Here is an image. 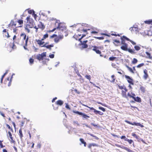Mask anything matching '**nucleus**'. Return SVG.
Instances as JSON below:
<instances>
[{
	"mask_svg": "<svg viewBox=\"0 0 152 152\" xmlns=\"http://www.w3.org/2000/svg\"><path fill=\"white\" fill-rule=\"evenodd\" d=\"M26 19L27 20L28 24L26 26L30 28H31L34 27V22L32 19L30 18L29 17H27Z\"/></svg>",
	"mask_w": 152,
	"mask_h": 152,
	"instance_id": "obj_1",
	"label": "nucleus"
},
{
	"mask_svg": "<svg viewBox=\"0 0 152 152\" xmlns=\"http://www.w3.org/2000/svg\"><path fill=\"white\" fill-rule=\"evenodd\" d=\"M64 36L63 35H60L54 39V41L56 43H58L60 40L62 39L63 38Z\"/></svg>",
	"mask_w": 152,
	"mask_h": 152,
	"instance_id": "obj_2",
	"label": "nucleus"
},
{
	"mask_svg": "<svg viewBox=\"0 0 152 152\" xmlns=\"http://www.w3.org/2000/svg\"><path fill=\"white\" fill-rule=\"evenodd\" d=\"M125 121L128 124H131L132 125H135L137 126H139L141 127H143V126L142 124H140L139 123H136L135 122H134L133 123H131L130 122L127 121Z\"/></svg>",
	"mask_w": 152,
	"mask_h": 152,
	"instance_id": "obj_3",
	"label": "nucleus"
},
{
	"mask_svg": "<svg viewBox=\"0 0 152 152\" xmlns=\"http://www.w3.org/2000/svg\"><path fill=\"white\" fill-rule=\"evenodd\" d=\"M73 112L74 113L78 114L79 115H82L83 116L84 118H86L87 117H88V118L89 117V116L87 115H86L78 111H73Z\"/></svg>",
	"mask_w": 152,
	"mask_h": 152,
	"instance_id": "obj_4",
	"label": "nucleus"
},
{
	"mask_svg": "<svg viewBox=\"0 0 152 152\" xmlns=\"http://www.w3.org/2000/svg\"><path fill=\"white\" fill-rule=\"evenodd\" d=\"M20 36L21 37H23V39L26 40L25 41V43L26 45L28 39V37H26V35L24 33H22L20 34Z\"/></svg>",
	"mask_w": 152,
	"mask_h": 152,
	"instance_id": "obj_5",
	"label": "nucleus"
},
{
	"mask_svg": "<svg viewBox=\"0 0 152 152\" xmlns=\"http://www.w3.org/2000/svg\"><path fill=\"white\" fill-rule=\"evenodd\" d=\"M148 71L146 69L144 70V75H143V78L145 80H146L148 77V75L147 74Z\"/></svg>",
	"mask_w": 152,
	"mask_h": 152,
	"instance_id": "obj_6",
	"label": "nucleus"
},
{
	"mask_svg": "<svg viewBox=\"0 0 152 152\" xmlns=\"http://www.w3.org/2000/svg\"><path fill=\"white\" fill-rule=\"evenodd\" d=\"M43 46L46 47L47 49H48L50 50H51V48L53 47L54 46V45L53 44H52L50 45H46V44H44V45H43Z\"/></svg>",
	"mask_w": 152,
	"mask_h": 152,
	"instance_id": "obj_7",
	"label": "nucleus"
},
{
	"mask_svg": "<svg viewBox=\"0 0 152 152\" xmlns=\"http://www.w3.org/2000/svg\"><path fill=\"white\" fill-rule=\"evenodd\" d=\"M127 46L128 45L127 44H125L124 45H123L121 47V48L125 51L127 50Z\"/></svg>",
	"mask_w": 152,
	"mask_h": 152,
	"instance_id": "obj_8",
	"label": "nucleus"
},
{
	"mask_svg": "<svg viewBox=\"0 0 152 152\" xmlns=\"http://www.w3.org/2000/svg\"><path fill=\"white\" fill-rule=\"evenodd\" d=\"M37 43L41 47H43V46L44 45V44L45 43V42H42V40H37Z\"/></svg>",
	"mask_w": 152,
	"mask_h": 152,
	"instance_id": "obj_9",
	"label": "nucleus"
},
{
	"mask_svg": "<svg viewBox=\"0 0 152 152\" xmlns=\"http://www.w3.org/2000/svg\"><path fill=\"white\" fill-rule=\"evenodd\" d=\"M123 38H125V39H126L127 40L130 41V42H131L132 43V44L133 45H135L136 44V43L135 42H133V41H132V40H130L129 39V38H127L126 36H123Z\"/></svg>",
	"mask_w": 152,
	"mask_h": 152,
	"instance_id": "obj_10",
	"label": "nucleus"
},
{
	"mask_svg": "<svg viewBox=\"0 0 152 152\" xmlns=\"http://www.w3.org/2000/svg\"><path fill=\"white\" fill-rule=\"evenodd\" d=\"M36 58L38 59L40 61L43 60V58L40 55V54H39L36 56Z\"/></svg>",
	"mask_w": 152,
	"mask_h": 152,
	"instance_id": "obj_11",
	"label": "nucleus"
},
{
	"mask_svg": "<svg viewBox=\"0 0 152 152\" xmlns=\"http://www.w3.org/2000/svg\"><path fill=\"white\" fill-rule=\"evenodd\" d=\"M57 104L60 105H62L63 103V102L61 100H59L56 102Z\"/></svg>",
	"mask_w": 152,
	"mask_h": 152,
	"instance_id": "obj_12",
	"label": "nucleus"
},
{
	"mask_svg": "<svg viewBox=\"0 0 152 152\" xmlns=\"http://www.w3.org/2000/svg\"><path fill=\"white\" fill-rule=\"evenodd\" d=\"M127 50L130 53L132 54H134L135 53V52L134 51V50H133L132 49H129Z\"/></svg>",
	"mask_w": 152,
	"mask_h": 152,
	"instance_id": "obj_13",
	"label": "nucleus"
},
{
	"mask_svg": "<svg viewBox=\"0 0 152 152\" xmlns=\"http://www.w3.org/2000/svg\"><path fill=\"white\" fill-rule=\"evenodd\" d=\"M126 66V67L127 68V69H128V70L130 72H131V73H134V72H133V70L131 68H130L128 66H127V65Z\"/></svg>",
	"mask_w": 152,
	"mask_h": 152,
	"instance_id": "obj_14",
	"label": "nucleus"
},
{
	"mask_svg": "<svg viewBox=\"0 0 152 152\" xmlns=\"http://www.w3.org/2000/svg\"><path fill=\"white\" fill-rule=\"evenodd\" d=\"M125 141H128L129 144H131L133 142V141L132 140H129L127 138H126V139H125Z\"/></svg>",
	"mask_w": 152,
	"mask_h": 152,
	"instance_id": "obj_15",
	"label": "nucleus"
},
{
	"mask_svg": "<svg viewBox=\"0 0 152 152\" xmlns=\"http://www.w3.org/2000/svg\"><path fill=\"white\" fill-rule=\"evenodd\" d=\"M19 133L20 134V136L21 139L22 138V137H23V135L22 133V131L21 129H20L19 130Z\"/></svg>",
	"mask_w": 152,
	"mask_h": 152,
	"instance_id": "obj_16",
	"label": "nucleus"
},
{
	"mask_svg": "<svg viewBox=\"0 0 152 152\" xmlns=\"http://www.w3.org/2000/svg\"><path fill=\"white\" fill-rule=\"evenodd\" d=\"M140 89L143 93H144L145 91V88L143 86H141L140 87Z\"/></svg>",
	"mask_w": 152,
	"mask_h": 152,
	"instance_id": "obj_17",
	"label": "nucleus"
},
{
	"mask_svg": "<svg viewBox=\"0 0 152 152\" xmlns=\"http://www.w3.org/2000/svg\"><path fill=\"white\" fill-rule=\"evenodd\" d=\"M135 101L139 102L140 101L141 99L140 98L138 97H137L136 98L134 97V98H133Z\"/></svg>",
	"mask_w": 152,
	"mask_h": 152,
	"instance_id": "obj_18",
	"label": "nucleus"
},
{
	"mask_svg": "<svg viewBox=\"0 0 152 152\" xmlns=\"http://www.w3.org/2000/svg\"><path fill=\"white\" fill-rule=\"evenodd\" d=\"M135 50L137 51L140 50V48L138 46H135L134 47Z\"/></svg>",
	"mask_w": 152,
	"mask_h": 152,
	"instance_id": "obj_19",
	"label": "nucleus"
},
{
	"mask_svg": "<svg viewBox=\"0 0 152 152\" xmlns=\"http://www.w3.org/2000/svg\"><path fill=\"white\" fill-rule=\"evenodd\" d=\"M145 23L148 24H151L152 23V20H148L145 21Z\"/></svg>",
	"mask_w": 152,
	"mask_h": 152,
	"instance_id": "obj_20",
	"label": "nucleus"
},
{
	"mask_svg": "<svg viewBox=\"0 0 152 152\" xmlns=\"http://www.w3.org/2000/svg\"><path fill=\"white\" fill-rule=\"evenodd\" d=\"M137 62V60L135 58H134L133 59V60L132 61V62L133 64H136Z\"/></svg>",
	"mask_w": 152,
	"mask_h": 152,
	"instance_id": "obj_21",
	"label": "nucleus"
},
{
	"mask_svg": "<svg viewBox=\"0 0 152 152\" xmlns=\"http://www.w3.org/2000/svg\"><path fill=\"white\" fill-rule=\"evenodd\" d=\"M122 96L123 97H126V91H124L123 90L122 91Z\"/></svg>",
	"mask_w": 152,
	"mask_h": 152,
	"instance_id": "obj_22",
	"label": "nucleus"
},
{
	"mask_svg": "<svg viewBox=\"0 0 152 152\" xmlns=\"http://www.w3.org/2000/svg\"><path fill=\"white\" fill-rule=\"evenodd\" d=\"M58 26L57 27V29H58L59 30H62V29H61V24H59V23H58Z\"/></svg>",
	"mask_w": 152,
	"mask_h": 152,
	"instance_id": "obj_23",
	"label": "nucleus"
},
{
	"mask_svg": "<svg viewBox=\"0 0 152 152\" xmlns=\"http://www.w3.org/2000/svg\"><path fill=\"white\" fill-rule=\"evenodd\" d=\"M127 81L129 83L131 84H132L133 85V80L132 79L130 78L129 79H128Z\"/></svg>",
	"mask_w": 152,
	"mask_h": 152,
	"instance_id": "obj_24",
	"label": "nucleus"
},
{
	"mask_svg": "<svg viewBox=\"0 0 152 152\" xmlns=\"http://www.w3.org/2000/svg\"><path fill=\"white\" fill-rule=\"evenodd\" d=\"M29 28L27 27L26 26L25 27V29L26 31H27L28 33H29L30 32V31L29 29Z\"/></svg>",
	"mask_w": 152,
	"mask_h": 152,
	"instance_id": "obj_25",
	"label": "nucleus"
},
{
	"mask_svg": "<svg viewBox=\"0 0 152 152\" xmlns=\"http://www.w3.org/2000/svg\"><path fill=\"white\" fill-rule=\"evenodd\" d=\"M144 65L143 63H141L138 64L137 66V67L138 68H140L142 66Z\"/></svg>",
	"mask_w": 152,
	"mask_h": 152,
	"instance_id": "obj_26",
	"label": "nucleus"
},
{
	"mask_svg": "<svg viewBox=\"0 0 152 152\" xmlns=\"http://www.w3.org/2000/svg\"><path fill=\"white\" fill-rule=\"evenodd\" d=\"M46 53H43L40 54L42 58L43 59L44 57H45L46 56Z\"/></svg>",
	"mask_w": 152,
	"mask_h": 152,
	"instance_id": "obj_27",
	"label": "nucleus"
},
{
	"mask_svg": "<svg viewBox=\"0 0 152 152\" xmlns=\"http://www.w3.org/2000/svg\"><path fill=\"white\" fill-rule=\"evenodd\" d=\"M83 105L86 107H87L89 108H90V109L91 110H93L94 111V110H95V109L93 107H88V106L84 105V104H83Z\"/></svg>",
	"mask_w": 152,
	"mask_h": 152,
	"instance_id": "obj_28",
	"label": "nucleus"
},
{
	"mask_svg": "<svg viewBox=\"0 0 152 152\" xmlns=\"http://www.w3.org/2000/svg\"><path fill=\"white\" fill-rule=\"evenodd\" d=\"M116 57H110L109 58V59L110 61L114 60L116 58Z\"/></svg>",
	"mask_w": 152,
	"mask_h": 152,
	"instance_id": "obj_29",
	"label": "nucleus"
},
{
	"mask_svg": "<svg viewBox=\"0 0 152 152\" xmlns=\"http://www.w3.org/2000/svg\"><path fill=\"white\" fill-rule=\"evenodd\" d=\"M29 62L31 64H32L34 62V60L33 59L31 58L29 60Z\"/></svg>",
	"mask_w": 152,
	"mask_h": 152,
	"instance_id": "obj_30",
	"label": "nucleus"
},
{
	"mask_svg": "<svg viewBox=\"0 0 152 152\" xmlns=\"http://www.w3.org/2000/svg\"><path fill=\"white\" fill-rule=\"evenodd\" d=\"M99 109L102 110L103 112H104L105 110V109L104 108L102 107H99Z\"/></svg>",
	"mask_w": 152,
	"mask_h": 152,
	"instance_id": "obj_31",
	"label": "nucleus"
},
{
	"mask_svg": "<svg viewBox=\"0 0 152 152\" xmlns=\"http://www.w3.org/2000/svg\"><path fill=\"white\" fill-rule=\"evenodd\" d=\"M18 22L20 25L23 24V20H19Z\"/></svg>",
	"mask_w": 152,
	"mask_h": 152,
	"instance_id": "obj_32",
	"label": "nucleus"
},
{
	"mask_svg": "<svg viewBox=\"0 0 152 152\" xmlns=\"http://www.w3.org/2000/svg\"><path fill=\"white\" fill-rule=\"evenodd\" d=\"M85 77L87 79H88L89 80H90L91 79V76L90 75H86L85 76Z\"/></svg>",
	"mask_w": 152,
	"mask_h": 152,
	"instance_id": "obj_33",
	"label": "nucleus"
},
{
	"mask_svg": "<svg viewBox=\"0 0 152 152\" xmlns=\"http://www.w3.org/2000/svg\"><path fill=\"white\" fill-rule=\"evenodd\" d=\"M66 105L65 107L67 109H68L69 110H70V109L69 107V105H68V104L67 103H66Z\"/></svg>",
	"mask_w": 152,
	"mask_h": 152,
	"instance_id": "obj_34",
	"label": "nucleus"
},
{
	"mask_svg": "<svg viewBox=\"0 0 152 152\" xmlns=\"http://www.w3.org/2000/svg\"><path fill=\"white\" fill-rule=\"evenodd\" d=\"M145 53H146V54H147V56H148V58H151V57H150V54L148 52H146Z\"/></svg>",
	"mask_w": 152,
	"mask_h": 152,
	"instance_id": "obj_35",
	"label": "nucleus"
},
{
	"mask_svg": "<svg viewBox=\"0 0 152 152\" xmlns=\"http://www.w3.org/2000/svg\"><path fill=\"white\" fill-rule=\"evenodd\" d=\"M132 136L135 137L136 138L138 139V137L134 133H132Z\"/></svg>",
	"mask_w": 152,
	"mask_h": 152,
	"instance_id": "obj_36",
	"label": "nucleus"
},
{
	"mask_svg": "<svg viewBox=\"0 0 152 152\" xmlns=\"http://www.w3.org/2000/svg\"><path fill=\"white\" fill-rule=\"evenodd\" d=\"M48 34H47L44 35L43 37L44 38V39H46V38L48 37Z\"/></svg>",
	"mask_w": 152,
	"mask_h": 152,
	"instance_id": "obj_37",
	"label": "nucleus"
},
{
	"mask_svg": "<svg viewBox=\"0 0 152 152\" xmlns=\"http://www.w3.org/2000/svg\"><path fill=\"white\" fill-rule=\"evenodd\" d=\"M11 139L10 142L12 143H14L15 142V141L13 140V138L12 137H11V138H10Z\"/></svg>",
	"mask_w": 152,
	"mask_h": 152,
	"instance_id": "obj_38",
	"label": "nucleus"
},
{
	"mask_svg": "<svg viewBox=\"0 0 152 152\" xmlns=\"http://www.w3.org/2000/svg\"><path fill=\"white\" fill-rule=\"evenodd\" d=\"M121 148H122V149L125 150L126 151L128 148L126 147H124V146H121Z\"/></svg>",
	"mask_w": 152,
	"mask_h": 152,
	"instance_id": "obj_39",
	"label": "nucleus"
},
{
	"mask_svg": "<svg viewBox=\"0 0 152 152\" xmlns=\"http://www.w3.org/2000/svg\"><path fill=\"white\" fill-rule=\"evenodd\" d=\"M96 52L98 54H100L101 53V51L98 50H96Z\"/></svg>",
	"mask_w": 152,
	"mask_h": 152,
	"instance_id": "obj_40",
	"label": "nucleus"
},
{
	"mask_svg": "<svg viewBox=\"0 0 152 152\" xmlns=\"http://www.w3.org/2000/svg\"><path fill=\"white\" fill-rule=\"evenodd\" d=\"M125 87L124 86H118V87L119 89H124V87Z\"/></svg>",
	"mask_w": 152,
	"mask_h": 152,
	"instance_id": "obj_41",
	"label": "nucleus"
},
{
	"mask_svg": "<svg viewBox=\"0 0 152 152\" xmlns=\"http://www.w3.org/2000/svg\"><path fill=\"white\" fill-rule=\"evenodd\" d=\"M83 47L84 48H86L88 47V45L86 44H83Z\"/></svg>",
	"mask_w": 152,
	"mask_h": 152,
	"instance_id": "obj_42",
	"label": "nucleus"
},
{
	"mask_svg": "<svg viewBox=\"0 0 152 152\" xmlns=\"http://www.w3.org/2000/svg\"><path fill=\"white\" fill-rule=\"evenodd\" d=\"M54 55L53 54L50 55L49 56V57L51 58H53L54 57Z\"/></svg>",
	"mask_w": 152,
	"mask_h": 152,
	"instance_id": "obj_43",
	"label": "nucleus"
},
{
	"mask_svg": "<svg viewBox=\"0 0 152 152\" xmlns=\"http://www.w3.org/2000/svg\"><path fill=\"white\" fill-rule=\"evenodd\" d=\"M2 142V141L0 140V146L1 147V148H3L4 147V146L3 145Z\"/></svg>",
	"mask_w": 152,
	"mask_h": 152,
	"instance_id": "obj_44",
	"label": "nucleus"
},
{
	"mask_svg": "<svg viewBox=\"0 0 152 152\" xmlns=\"http://www.w3.org/2000/svg\"><path fill=\"white\" fill-rule=\"evenodd\" d=\"M8 134H9V136L10 137V138H11L12 137V135L11 134V133L10 132H8Z\"/></svg>",
	"mask_w": 152,
	"mask_h": 152,
	"instance_id": "obj_45",
	"label": "nucleus"
},
{
	"mask_svg": "<svg viewBox=\"0 0 152 152\" xmlns=\"http://www.w3.org/2000/svg\"><path fill=\"white\" fill-rule=\"evenodd\" d=\"M80 141L81 142V143L83 144L85 142L84 141V140L83 139H81V138L80 139Z\"/></svg>",
	"mask_w": 152,
	"mask_h": 152,
	"instance_id": "obj_46",
	"label": "nucleus"
},
{
	"mask_svg": "<svg viewBox=\"0 0 152 152\" xmlns=\"http://www.w3.org/2000/svg\"><path fill=\"white\" fill-rule=\"evenodd\" d=\"M128 96H129V97H130L131 98H134V97L133 96H132V95H131L129 93H128V94H127Z\"/></svg>",
	"mask_w": 152,
	"mask_h": 152,
	"instance_id": "obj_47",
	"label": "nucleus"
},
{
	"mask_svg": "<svg viewBox=\"0 0 152 152\" xmlns=\"http://www.w3.org/2000/svg\"><path fill=\"white\" fill-rule=\"evenodd\" d=\"M126 151L128 152H134L128 148H127Z\"/></svg>",
	"mask_w": 152,
	"mask_h": 152,
	"instance_id": "obj_48",
	"label": "nucleus"
},
{
	"mask_svg": "<svg viewBox=\"0 0 152 152\" xmlns=\"http://www.w3.org/2000/svg\"><path fill=\"white\" fill-rule=\"evenodd\" d=\"M121 139H124L125 141V139H126V137L125 136H121Z\"/></svg>",
	"mask_w": 152,
	"mask_h": 152,
	"instance_id": "obj_49",
	"label": "nucleus"
},
{
	"mask_svg": "<svg viewBox=\"0 0 152 152\" xmlns=\"http://www.w3.org/2000/svg\"><path fill=\"white\" fill-rule=\"evenodd\" d=\"M122 41L121 43L122 44H123L124 45L125 44H126L125 43V41L124 40H123L122 39Z\"/></svg>",
	"mask_w": 152,
	"mask_h": 152,
	"instance_id": "obj_50",
	"label": "nucleus"
},
{
	"mask_svg": "<svg viewBox=\"0 0 152 152\" xmlns=\"http://www.w3.org/2000/svg\"><path fill=\"white\" fill-rule=\"evenodd\" d=\"M0 114L2 116H3V117H5L4 114L2 113L1 111H0Z\"/></svg>",
	"mask_w": 152,
	"mask_h": 152,
	"instance_id": "obj_51",
	"label": "nucleus"
},
{
	"mask_svg": "<svg viewBox=\"0 0 152 152\" xmlns=\"http://www.w3.org/2000/svg\"><path fill=\"white\" fill-rule=\"evenodd\" d=\"M12 76L11 77L10 80V82H9V84H8V86H10L11 85V79H12Z\"/></svg>",
	"mask_w": 152,
	"mask_h": 152,
	"instance_id": "obj_52",
	"label": "nucleus"
},
{
	"mask_svg": "<svg viewBox=\"0 0 152 152\" xmlns=\"http://www.w3.org/2000/svg\"><path fill=\"white\" fill-rule=\"evenodd\" d=\"M125 78L127 79V80L128 79H130L131 78L130 77H129V76H128L125 75Z\"/></svg>",
	"mask_w": 152,
	"mask_h": 152,
	"instance_id": "obj_53",
	"label": "nucleus"
},
{
	"mask_svg": "<svg viewBox=\"0 0 152 152\" xmlns=\"http://www.w3.org/2000/svg\"><path fill=\"white\" fill-rule=\"evenodd\" d=\"M94 112L96 114H98V111L96 110V109L94 110Z\"/></svg>",
	"mask_w": 152,
	"mask_h": 152,
	"instance_id": "obj_54",
	"label": "nucleus"
},
{
	"mask_svg": "<svg viewBox=\"0 0 152 152\" xmlns=\"http://www.w3.org/2000/svg\"><path fill=\"white\" fill-rule=\"evenodd\" d=\"M91 145H92V146H97V145L95 143H91Z\"/></svg>",
	"mask_w": 152,
	"mask_h": 152,
	"instance_id": "obj_55",
	"label": "nucleus"
},
{
	"mask_svg": "<svg viewBox=\"0 0 152 152\" xmlns=\"http://www.w3.org/2000/svg\"><path fill=\"white\" fill-rule=\"evenodd\" d=\"M56 36H57V35H56L55 34H54L53 35H52V36H50V37L51 38H54Z\"/></svg>",
	"mask_w": 152,
	"mask_h": 152,
	"instance_id": "obj_56",
	"label": "nucleus"
},
{
	"mask_svg": "<svg viewBox=\"0 0 152 152\" xmlns=\"http://www.w3.org/2000/svg\"><path fill=\"white\" fill-rule=\"evenodd\" d=\"M85 35H83V36L81 37V38H80V39H79V41H80V40H81V39H82L83 37H85Z\"/></svg>",
	"mask_w": 152,
	"mask_h": 152,
	"instance_id": "obj_57",
	"label": "nucleus"
},
{
	"mask_svg": "<svg viewBox=\"0 0 152 152\" xmlns=\"http://www.w3.org/2000/svg\"><path fill=\"white\" fill-rule=\"evenodd\" d=\"M98 114L100 115H102L103 114V113L101 112L98 111Z\"/></svg>",
	"mask_w": 152,
	"mask_h": 152,
	"instance_id": "obj_58",
	"label": "nucleus"
},
{
	"mask_svg": "<svg viewBox=\"0 0 152 152\" xmlns=\"http://www.w3.org/2000/svg\"><path fill=\"white\" fill-rule=\"evenodd\" d=\"M114 42L116 43H120V41L117 40H114Z\"/></svg>",
	"mask_w": 152,
	"mask_h": 152,
	"instance_id": "obj_59",
	"label": "nucleus"
},
{
	"mask_svg": "<svg viewBox=\"0 0 152 152\" xmlns=\"http://www.w3.org/2000/svg\"><path fill=\"white\" fill-rule=\"evenodd\" d=\"M92 47L93 48H95V49H97V48H99V47H97L95 45H94V46H92Z\"/></svg>",
	"mask_w": 152,
	"mask_h": 152,
	"instance_id": "obj_60",
	"label": "nucleus"
},
{
	"mask_svg": "<svg viewBox=\"0 0 152 152\" xmlns=\"http://www.w3.org/2000/svg\"><path fill=\"white\" fill-rule=\"evenodd\" d=\"M95 38L97 39H102V38L101 37H95Z\"/></svg>",
	"mask_w": 152,
	"mask_h": 152,
	"instance_id": "obj_61",
	"label": "nucleus"
},
{
	"mask_svg": "<svg viewBox=\"0 0 152 152\" xmlns=\"http://www.w3.org/2000/svg\"><path fill=\"white\" fill-rule=\"evenodd\" d=\"M87 42V40H86V41H83V44H85V43H86Z\"/></svg>",
	"mask_w": 152,
	"mask_h": 152,
	"instance_id": "obj_62",
	"label": "nucleus"
},
{
	"mask_svg": "<svg viewBox=\"0 0 152 152\" xmlns=\"http://www.w3.org/2000/svg\"><path fill=\"white\" fill-rule=\"evenodd\" d=\"M57 99V98L56 97H55V98H53L52 101V102H54L55 100L56 99Z\"/></svg>",
	"mask_w": 152,
	"mask_h": 152,
	"instance_id": "obj_63",
	"label": "nucleus"
},
{
	"mask_svg": "<svg viewBox=\"0 0 152 152\" xmlns=\"http://www.w3.org/2000/svg\"><path fill=\"white\" fill-rule=\"evenodd\" d=\"M124 89L125 90L124 91H126V92L127 91V90L126 89V88L125 87V86L124 87Z\"/></svg>",
	"mask_w": 152,
	"mask_h": 152,
	"instance_id": "obj_64",
	"label": "nucleus"
}]
</instances>
